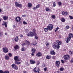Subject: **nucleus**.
I'll list each match as a JSON object with an SVG mask.
<instances>
[{"instance_id": "f257e3e1", "label": "nucleus", "mask_w": 73, "mask_h": 73, "mask_svg": "<svg viewBox=\"0 0 73 73\" xmlns=\"http://www.w3.org/2000/svg\"><path fill=\"white\" fill-rule=\"evenodd\" d=\"M62 44V42L59 40H57L56 43H54L52 44V47L55 49H59L60 48V45Z\"/></svg>"}, {"instance_id": "f03ea898", "label": "nucleus", "mask_w": 73, "mask_h": 73, "mask_svg": "<svg viewBox=\"0 0 73 73\" xmlns=\"http://www.w3.org/2000/svg\"><path fill=\"white\" fill-rule=\"evenodd\" d=\"M14 60L15 61V64L19 65L21 64V62H19L18 61H20V60L18 59V57L17 56H15L14 57Z\"/></svg>"}, {"instance_id": "7ed1b4c3", "label": "nucleus", "mask_w": 73, "mask_h": 73, "mask_svg": "<svg viewBox=\"0 0 73 73\" xmlns=\"http://www.w3.org/2000/svg\"><path fill=\"white\" fill-rule=\"evenodd\" d=\"M47 28L48 29L49 31H51L53 29V26L52 24H50L48 25V26L47 27Z\"/></svg>"}, {"instance_id": "20e7f679", "label": "nucleus", "mask_w": 73, "mask_h": 73, "mask_svg": "<svg viewBox=\"0 0 73 73\" xmlns=\"http://www.w3.org/2000/svg\"><path fill=\"white\" fill-rule=\"evenodd\" d=\"M64 58L65 60H68L70 58V56L68 55H66L64 56Z\"/></svg>"}, {"instance_id": "39448f33", "label": "nucleus", "mask_w": 73, "mask_h": 73, "mask_svg": "<svg viewBox=\"0 0 73 73\" xmlns=\"http://www.w3.org/2000/svg\"><path fill=\"white\" fill-rule=\"evenodd\" d=\"M33 70L35 72H36V73H37V72H40V69L38 67H35L33 69Z\"/></svg>"}, {"instance_id": "423d86ee", "label": "nucleus", "mask_w": 73, "mask_h": 73, "mask_svg": "<svg viewBox=\"0 0 73 73\" xmlns=\"http://www.w3.org/2000/svg\"><path fill=\"white\" fill-rule=\"evenodd\" d=\"M12 66L13 68H14L15 70H17L18 69V68H17V66H16V64H12Z\"/></svg>"}, {"instance_id": "0eeeda50", "label": "nucleus", "mask_w": 73, "mask_h": 73, "mask_svg": "<svg viewBox=\"0 0 73 73\" xmlns=\"http://www.w3.org/2000/svg\"><path fill=\"white\" fill-rule=\"evenodd\" d=\"M70 40H71V38H69V37H68L65 39V40L67 43H68V42H69V41H70Z\"/></svg>"}, {"instance_id": "6e6552de", "label": "nucleus", "mask_w": 73, "mask_h": 73, "mask_svg": "<svg viewBox=\"0 0 73 73\" xmlns=\"http://www.w3.org/2000/svg\"><path fill=\"white\" fill-rule=\"evenodd\" d=\"M3 51L4 53H7L8 52V49L7 47H5L3 48Z\"/></svg>"}, {"instance_id": "1a4fd4ad", "label": "nucleus", "mask_w": 73, "mask_h": 73, "mask_svg": "<svg viewBox=\"0 0 73 73\" xmlns=\"http://www.w3.org/2000/svg\"><path fill=\"white\" fill-rule=\"evenodd\" d=\"M55 63L56 64V66H57V67H60V62L58 61H56Z\"/></svg>"}, {"instance_id": "9d476101", "label": "nucleus", "mask_w": 73, "mask_h": 73, "mask_svg": "<svg viewBox=\"0 0 73 73\" xmlns=\"http://www.w3.org/2000/svg\"><path fill=\"white\" fill-rule=\"evenodd\" d=\"M28 36H31V37H32L34 35L33 33L32 32H30L27 34Z\"/></svg>"}, {"instance_id": "9b49d317", "label": "nucleus", "mask_w": 73, "mask_h": 73, "mask_svg": "<svg viewBox=\"0 0 73 73\" xmlns=\"http://www.w3.org/2000/svg\"><path fill=\"white\" fill-rule=\"evenodd\" d=\"M15 20L17 22H19L20 20H21V18L20 17H17L16 18Z\"/></svg>"}, {"instance_id": "f8f14e48", "label": "nucleus", "mask_w": 73, "mask_h": 73, "mask_svg": "<svg viewBox=\"0 0 73 73\" xmlns=\"http://www.w3.org/2000/svg\"><path fill=\"white\" fill-rule=\"evenodd\" d=\"M62 15H64L65 16H66L67 15H68V12H64V11H62Z\"/></svg>"}, {"instance_id": "ddd939ff", "label": "nucleus", "mask_w": 73, "mask_h": 73, "mask_svg": "<svg viewBox=\"0 0 73 73\" xmlns=\"http://www.w3.org/2000/svg\"><path fill=\"white\" fill-rule=\"evenodd\" d=\"M73 35L72 33H70L68 35V37L70 38L71 39L72 38H73Z\"/></svg>"}, {"instance_id": "4468645a", "label": "nucleus", "mask_w": 73, "mask_h": 73, "mask_svg": "<svg viewBox=\"0 0 73 73\" xmlns=\"http://www.w3.org/2000/svg\"><path fill=\"white\" fill-rule=\"evenodd\" d=\"M0 73H9V72L8 71H6L3 72V70H0Z\"/></svg>"}, {"instance_id": "2eb2a0df", "label": "nucleus", "mask_w": 73, "mask_h": 73, "mask_svg": "<svg viewBox=\"0 0 73 73\" xmlns=\"http://www.w3.org/2000/svg\"><path fill=\"white\" fill-rule=\"evenodd\" d=\"M41 52H38L36 54V56L37 57H40L41 56Z\"/></svg>"}, {"instance_id": "dca6fc26", "label": "nucleus", "mask_w": 73, "mask_h": 73, "mask_svg": "<svg viewBox=\"0 0 73 73\" xmlns=\"http://www.w3.org/2000/svg\"><path fill=\"white\" fill-rule=\"evenodd\" d=\"M3 18L4 20H7L8 19V17L7 16H5L3 17Z\"/></svg>"}, {"instance_id": "f3484780", "label": "nucleus", "mask_w": 73, "mask_h": 73, "mask_svg": "<svg viewBox=\"0 0 73 73\" xmlns=\"http://www.w3.org/2000/svg\"><path fill=\"white\" fill-rule=\"evenodd\" d=\"M25 43H26L27 45H30V42L29 41L25 40Z\"/></svg>"}, {"instance_id": "a211bd4d", "label": "nucleus", "mask_w": 73, "mask_h": 73, "mask_svg": "<svg viewBox=\"0 0 73 73\" xmlns=\"http://www.w3.org/2000/svg\"><path fill=\"white\" fill-rule=\"evenodd\" d=\"M50 54H56V53L54 51V50H52L50 51Z\"/></svg>"}, {"instance_id": "6ab92c4d", "label": "nucleus", "mask_w": 73, "mask_h": 73, "mask_svg": "<svg viewBox=\"0 0 73 73\" xmlns=\"http://www.w3.org/2000/svg\"><path fill=\"white\" fill-rule=\"evenodd\" d=\"M36 51L35 48H33L32 49V52L33 53H34Z\"/></svg>"}, {"instance_id": "aec40b11", "label": "nucleus", "mask_w": 73, "mask_h": 73, "mask_svg": "<svg viewBox=\"0 0 73 73\" xmlns=\"http://www.w3.org/2000/svg\"><path fill=\"white\" fill-rule=\"evenodd\" d=\"M31 63V64H35V61L33 60H30Z\"/></svg>"}, {"instance_id": "412c9836", "label": "nucleus", "mask_w": 73, "mask_h": 73, "mask_svg": "<svg viewBox=\"0 0 73 73\" xmlns=\"http://www.w3.org/2000/svg\"><path fill=\"white\" fill-rule=\"evenodd\" d=\"M19 40V38L18 36H16L15 39V42H17Z\"/></svg>"}, {"instance_id": "4be33fe9", "label": "nucleus", "mask_w": 73, "mask_h": 73, "mask_svg": "<svg viewBox=\"0 0 73 73\" xmlns=\"http://www.w3.org/2000/svg\"><path fill=\"white\" fill-rule=\"evenodd\" d=\"M32 4L31 3H29L28 4V7L29 8H31L32 7Z\"/></svg>"}, {"instance_id": "5701e85b", "label": "nucleus", "mask_w": 73, "mask_h": 73, "mask_svg": "<svg viewBox=\"0 0 73 73\" xmlns=\"http://www.w3.org/2000/svg\"><path fill=\"white\" fill-rule=\"evenodd\" d=\"M5 60H8L9 59V56L6 55L5 56Z\"/></svg>"}, {"instance_id": "b1692460", "label": "nucleus", "mask_w": 73, "mask_h": 73, "mask_svg": "<svg viewBox=\"0 0 73 73\" xmlns=\"http://www.w3.org/2000/svg\"><path fill=\"white\" fill-rule=\"evenodd\" d=\"M3 25H5V27H7V23L6 22H4V23L2 24Z\"/></svg>"}, {"instance_id": "393cba45", "label": "nucleus", "mask_w": 73, "mask_h": 73, "mask_svg": "<svg viewBox=\"0 0 73 73\" xmlns=\"http://www.w3.org/2000/svg\"><path fill=\"white\" fill-rule=\"evenodd\" d=\"M51 58V56H50V55H48L46 56V58L47 59H50Z\"/></svg>"}, {"instance_id": "a878e982", "label": "nucleus", "mask_w": 73, "mask_h": 73, "mask_svg": "<svg viewBox=\"0 0 73 73\" xmlns=\"http://www.w3.org/2000/svg\"><path fill=\"white\" fill-rule=\"evenodd\" d=\"M19 4V3H18L17 2H15V6L17 7Z\"/></svg>"}, {"instance_id": "bb28decb", "label": "nucleus", "mask_w": 73, "mask_h": 73, "mask_svg": "<svg viewBox=\"0 0 73 73\" xmlns=\"http://www.w3.org/2000/svg\"><path fill=\"white\" fill-rule=\"evenodd\" d=\"M22 7L23 5L21 4H19L17 6V7H19V8H22Z\"/></svg>"}, {"instance_id": "cd10ccee", "label": "nucleus", "mask_w": 73, "mask_h": 73, "mask_svg": "<svg viewBox=\"0 0 73 73\" xmlns=\"http://www.w3.org/2000/svg\"><path fill=\"white\" fill-rule=\"evenodd\" d=\"M33 44L34 46H36L37 45V43H36V42H34L33 43Z\"/></svg>"}, {"instance_id": "c85d7f7f", "label": "nucleus", "mask_w": 73, "mask_h": 73, "mask_svg": "<svg viewBox=\"0 0 73 73\" xmlns=\"http://www.w3.org/2000/svg\"><path fill=\"white\" fill-rule=\"evenodd\" d=\"M14 48L15 49H19V46L17 45H16L14 47Z\"/></svg>"}, {"instance_id": "c756f323", "label": "nucleus", "mask_w": 73, "mask_h": 73, "mask_svg": "<svg viewBox=\"0 0 73 73\" xmlns=\"http://www.w3.org/2000/svg\"><path fill=\"white\" fill-rule=\"evenodd\" d=\"M51 18L53 19H56V16L54 15H53L51 16Z\"/></svg>"}, {"instance_id": "7c9ffc66", "label": "nucleus", "mask_w": 73, "mask_h": 73, "mask_svg": "<svg viewBox=\"0 0 73 73\" xmlns=\"http://www.w3.org/2000/svg\"><path fill=\"white\" fill-rule=\"evenodd\" d=\"M48 28L47 27V28H45L44 29V31L45 32H48Z\"/></svg>"}, {"instance_id": "2f4dec72", "label": "nucleus", "mask_w": 73, "mask_h": 73, "mask_svg": "<svg viewBox=\"0 0 73 73\" xmlns=\"http://www.w3.org/2000/svg\"><path fill=\"white\" fill-rule=\"evenodd\" d=\"M40 5L39 4L37 5L36 6V9H37L38 8H40Z\"/></svg>"}, {"instance_id": "473e14b6", "label": "nucleus", "mask_w": 73, "mask_h": 73, "mask_svg": "<svg viewBox=\"0 0 73 73\" xmlns=\"http://www.w3.org/2000/svg\"><path fill=\"white\" fill-rule=\"evenodd\" d=\"M46 11H50V9L48 7H46Z\"/></svg>"}, {"instance_id": "72a5a7b5", "label": "nucleus", "mask_w": 73, "mask_h": 73, "mask_svg": "<svg viewBox=\"0 0 73 73\" xmlns=\"http://www.w3.org/2000/svg\"><path fill=\"white\" fill-rule=\"evenodd\" d=\"M69 28V27L68 26H67L65 28V29H66V30H67V29H68Z\"/></svg>"}, {"instance_id": "f704fd0d", "label": "nucleus", "mask_w": 73, "mask_h": 73, "mask_svg": "<svg viewBox=\"0 0 73 73\" xmlns=\"http://www.w3.org/2000/svg\"><path fill=\"white\" fill-rule=\"evenodd\" d=\"M64 69L62 67L60 68V71H64Z\"/></svg>"}, {"instance_id": "c9c22d12", "label": "nucleus", "mask_w": 73, "mask_h": 73, "mask_svg": "<svg viewBox=\"0 0 73 73\" xmlns=\"http://www.w3.org/2000/svg\"><path fill=\"white\" fill-rule=\"evenodd\" d=\"M56 3H55V2H54L53 3V7H56Z\"/></svg>"}, {"instance_id": "e433bc0d", "label": "nucleus", "mask_w": 73, "mask_h": 73, "mask_svg": "<svg viewBox=\"0 0 73 73\" xmlns=\"http://www.w3.org/2000/svg\"><path fill=\"white\" fill-rule=\"evenodd\" d=\"M61 21L62 22H65V20L64 18H62L61 19Z\"/></svg>"}, {"instance_id": "4c0bfd02", "label": "nucleus", "mask_w": 73, "mask_h": 73, "mask_svg": "<svg viewBox=\"0 0 73 73\" xmlns=\"http://www.w3.org/2000/svg\"><path fill=\"white\" fill-rule=\"evenodd\" d=\"M58 29H59V27H57V28L56 29V30H55V32H56Z\"/></svg>"}, {"instance_id": "58836bf2", "label": "nucleus", "mask_w": 73, "mask_h": 73, "mask_svg": "<svg viewBox=\"0 0 73 73\" xmlns=\"http://www.w3.org/2000/svg\"><path fill=\"white\" fill-rule=\"evenodd\" d=\"M25 48H22V51H25Z\"/></svg>"}, {"instance_id": "ea45409f", "label": "nucleus", "mask_w": 73, "mask_h": 73, "mask_svg": "<svg viewBox=\"0 0 73 73\" xmlns=\"http://www.w3.org/2000/svg\"><path fill=\"white\" fill-rule=\"evenodd\" d=\"M3 36V33H0V37H1Z\"/></svg>"}, {"instance_id": "a19ab883", "label": "nucleus", "mask_w": 73, "mask_h": 73, "mask_svg": "<svg viewBox=\"0 0 73 73\" xmlns=\"http://www.w3.org/2000/svg\"><path fill=\"white\" fill-rule=\"evenodd\" d=\"M44 70L45 72H46V70H47V68H46V67L44 68Z\"/></svg>"}, {"instance_id": "79ce46f5", "label": "nucleus", "mask_w": 73, "mask_h": 73, "mask_svg": "<svg viewBox=\"0 0 73 73\" xmlns=\"http://www.w3.org/2000/svg\"><path fill=\"white\" fill-rule=\"evenodd\" d=\"M69 17H70V19H73V17L72 16H69Z\"/></svg>"}, {"instance_id": "37998d69", "label": "nucleus", "mask_w": 73, "mask_h": 73, "mask_svg": "<svg viewBox=\"0 0 73 73\" xmlns=\"http://www.w3.org/2000/svg\"><path fill=\"white\" fill-rule=\"evenodd\" d=\"M23 24H27V23L25 21H24L23 23Z\"/></svg>"}, {"instance_id": "c03bdc74", "label": "nucleus", "mask_w": 73, "mask_h": 73, "mask_svg": "<svg viewBox=\"0 0 73 73\" xmlns=\"http://www.w3.org/2000/svg\"><path fill=\"white\" fill-rule=\"evenodd\" d=\"M8 54L10 57H11V56H12V54H11V53H9Z\"/></svg>"}, {"instance_id": "a18cd8bd", "label": "nucleus", "mask_w": 73, "mask_h": 73, "mask_svg": "<svg viewBox=\"0 0 73 73\" xmlns=\"http://www.w3.org/2000/svg\"><path fill=\"white\" fill-rule=\"evenodd\" d=\"M49 43H47L46 44V46H49Z\"/></svg>"}, {"instance_id": "49530a36", "label": "nucleus", "mask_w": 73, "mask_h": 73, "mask_svg": "<svg viewBox=\"0 0 73 73\" xmlns=\"http://www.w3.org/2000/svg\"><path fill=\"white\" fill-rule=\"evenodd\" d=\"M52 59H53V60H54L55 58H56V57L55 56H52Z\"/></svg>"}, {"instance_id": "de8ad7c7", "label": "nucleus", "mask_w": 73, "mask_h": 73, "mask_svg": "<svg viewBox=\"0 0 73 73\" xmlns=\"http://www.w3.org/2000/svg\"><path fill=\"white\" fill-rule=\"evenodd\" d=\"M58 4L59 5H61V3L60 2H58Z\"/></svg>"}, {"instance_id": "09e8293b", "label": "nucleus", "mask_w": 73, "mask_h": 73, "mask_svg": "<svg viewBox=\"0 0 73 73\" xmlns=\"http://www.w3.org/2000/svg\"><path fill=\"white\" fill-rule=\"evenodd\" d=\"M36 9H37V8H36V7H34L33 8V10H36Z\"/></svg>"}, {"instance_id": "8fccbe9b", "label": "nucleus", "mask_w": 73, "mask_h": 73, "mask_svg": "<svg viewBox=\"0 0 73 73\" xmlns=\"http://www.w3.org/2000/svg\"><path fill=\"white\" fill-rule=\"evenodd\" d=\"M35 35V36H36L37 35V34H36V33L35 32L34 33V35Z\"/></svg>"}, {"instance_id": "3c124183", "label": "nucleus", "mask_w": 73, "mask_h": 73, "mask_svg": "<svg viewBox=\"0 0 73 73\" xmlns=\"http://www.w3.org/2000/svg\"><path fill=\"white\" fill-rule=\"evenodd\" d=\"M73 62V58H72L70 62L72 63Z\"/></svg>"}, {"instance_id": "603ef678", "label": "nucleus", "mask_w": 73, "mask_h": 73, "mask_svg": "<svg viewBox=\"0 0 73 73\" xmlns=\"http://www.w3.org/2000/svg\"><path fill=\"white\" fill-rule=\"evenodd\" d=\"M33 32L34 33L35 32H36V30H35V29H33Z\"/></svg>"}, {"instance_id": "864d4df0", "label": "nucleus", "mask_w": 73, "mask_h": 73, "mask_svg": "<svg viewBox=\"0 0 73 73\" xmlns=\"http://www.w3.org/2000/svg\"><path fill=\"white\" fill-rule=\"evenodd\" d=\"M35 36V39H36V40L38 39V37H37L36 36Z\"/></svg>"}, {"instance_id": "5fc2aeb1", "label": "nucleus", "mask_w": 73, "mask_h": 73, "mask_svg": "<svg viewBox=\"0 0 73 73\" xmlns=\"http://www.w3.org/2000/svg\"><path fill=\"white\" fill-rule=\"evenodd\" d=\"M61 61L62 64H64V60H61Z\"/></svg>"}, {"instance_id": "6e6d98bb", "label": "nucleus", "mask_w": 73, "mask_h": 73, "mask_svg": "<svg viewBox=\"0 0 73 73\" xmlns=\"http://www.w3.org/2000/svg\"><path fill=\"white\" fill-rule=\"evenodd\" d=\"M72 52L70 51H69V53L70 54H72Z\"/></svg>"}, {"instance_id": "4d7b16f0", "label": "nucleus", "mask_w": 73, "mask_h": 73, "mask_svg": "<svg viewBox=\"0 0 73 73\" xmlns=\"http://www.w3.org/2000/svg\"><path fill=\"white\" fill-rule=\"evenodd\" d=\"M13 27L14 28H16V27L15 25H13Z\"/></svg>"}, {"instance_id": "13d9d810", "label": "nucleus", "mask_w": 73, "mask_h": 73, "mask_svg": "<svg viewBox=\"0 0 73 73\" xmlns=\"http://www.w3.org/2000/svg\"><path fill=\"white\" fill-rule=\"evenodd\" d=\"M19 36L20 37H23V35H19Z\"/></svg>"}, {"instance_id": "bf43d9fd", "label": "nucleus", "mask_w": 73, "mask_h": 73, "mask_svg": "<svg viewBox=\"0 0 73 73\" xmlns=\"http://www.w3.org/2000/svg\"><path fill=\"white\" fill-rule=\"evenodd\" d=\"M42 66H43V67H45V65L44 64H43L42 65Z\"/></svg>"}, {"instance_id": "052dcab7", "label": "nucleus", "mask_w": 73, "mask_h": 73, "mask_svg": "<svg viewBox=\"0 0 73 73\" xmlns=\"http://www.w3.org/2000/svg\"><path fill=\"white\" fill-rule=\"evenodd\" d=\"M22 17H26V15H22Z\"/></svg>"}, {"instance_id": "680f3d73", "label": "nucleus", "mask_w": 73, "mask_h": 73, "mask_svg": "<svg viewBox=\"0 0 73 73\" xmlns=\"http://www.w3.org/2000/svg\"><path fill=\"white\" fill-rule=\"evenodd\" d=\"M70 3H71V4H73V1H70Z\"/></svg>"}, {"instance_id": "e2e57ef3", "label": "nucleus", "mask_w": 73, "mask_h": 73, "mask_svg": "<svg viewBox=\"0 0 73 73\" xmlns=\"http://www.w3.org/2000/svg\"><path fill=\"white\" fill-rule=\"evenodd\" d=\"M23 73H27V71H23Z\"/></svg>"}, {"instance_id": "0e129e2a", "label": "nucleus", "mask_w": 73, "mask_h": 73, "mask_svg": "<svg viewBox=\"0 0 73 73\" xmlns=\"http://www.w3.org/2000/svg\"><path fill=\"white\" fill-rule=\"evenodd\" d=\"M2 12V10L1 9H0V12Z\"/></svg>"}, {"instance_id": "69168bd1", "label": "nucleus", "mask_w": 73, "mask_h": 73, "mask_svg": "<svg viewBox=\"0 0 73 73\" xmlns=\"http://www.w3.org/2000/svg\"><path fill=\"white\" fill-rule=\"evenodd\" d=\"M55 73H58V71H56L55 72Z\"/></svg>"}, {"instance_id": "338daca9", "label": "nucleus", "mask_w": 73, "mask_h": 73, "mask_svg": "<svg viewBox=\"0 0 73 73\" xmlns=\"http://www.w3.org/2000/svg\"><path fill=\"white\" fill-rule=\"evenodd\" d=\"M5 35H6V36L7 35V33H5Z\"/></svg>"}, {"instance_id": "774afa93", "label": "nucleus", "mask_w": 73, "mask_h": 73, "mask_svg": "<svg viewBox=\"0 0 73 73\" xmlns=\"http://www.w3.org/2000/svg\"><path fill=\"white\" fill-rule=\"evenodd\" d=\"M22 46H24V45H25V44H22Z\"/></svg>"}]
</instances>
